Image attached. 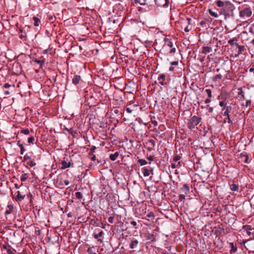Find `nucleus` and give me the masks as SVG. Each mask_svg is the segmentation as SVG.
Segmentation results:
<instances>
[{
  "mask_svg": "<svg viewBox=\"0 0 254 254\" xmlns=\"http://www.w3.org/2000/svg\"><path fill=\"white\" fill-rule=\"evenodd\" d=\"M201 121V118L196 116H193L188 120L187 123L188 127L192 129L195 127L198 124H199Z\"/></svg>",
  "mask_w": 254,
  "mask_h": 254,
  "instance_id": "1",
  "label": "nucleus"
},
{
  "mask_svg": "<svg viewBox=\"0 0 254 254\" xmlns=\"http://www.w3.org/2000/svg\"><path fill=\"white\" fill-rule=\"evenodd\" d=\"M216 5L219 7H222L221 9V13H224L226 12L225 8H230L232 7V4L229 1L225 0L224 1L221 0H217L215 1Z\"/></svg>",
  "mask_w": 254,
  "mask_h": 254,
  "instance_id": "2",
  "label": "nucleus"
},
{
  "mask_svg": "<svg viewBox=\"0 0 254 254\" xmlns=\"http://www.w3.org/2000/svg\"><path fill=\"white\" fill-rule=\"evenodd\" d=\"M156 142L152 139H150L145 141L144 146L148 151H151L155 150Z\"/></svg>",
  "mask_w": 254,
  "mask_h": 254,
  "instance_id": "3",
  "label": "nucleus"
},
{
  "mask_svg": "<svg viewBox=\"0 0 254 254\" xmlns=\"http://www.w3.org/2000/svg\"><path fill=\"white\" fill-rule=\"evenodd\" d=\"M191 19L190 18L187 17L186 19L182 18L180 20L181 23L182 24H186L187 26L185 27L184 30L186 32H189L191 29V26L190 27Z\"/></svg>",
  "mask_w": 254,
  "mask_h": 254,
  "instance_id": "4",
  "label": "nucleus"
},
{
  "mask_svg": "<svg viewBox=\"0 0 254 254\" xmlns=\"http://www.w3.org/2000/svg\"><path fill=\"white\" fill-rule=\"evenodd\" d=\"M252 14V11L250 7H245L240 11L241 17H250Z\"/></svg>",
  "mask_w": 254,
  "mask_h": 254,
  "instance_id": "5",
  "label": "nucleus"
},
{
  "mask_svg": "<svg viewBox=\"0 0 254 254\" xmlns=\"http://www.w3.org/2000/svg\"><path fill=\"white\" fill-rule=\"evenodd\" d=\"M164 42H165V44L166 46H168L170 48H171V50L170 51L169 53L170 54H175L176 52V49L175 47H173V42H172L171 39L167 38H165Z\"/></svg>",
  "mask_w": 254,
  "mask_h": 254,
  "instance_id": "6",
  "label": "nucleus"
},
{
  "mask_svg": "<svg viewBox=\"0 0 254 254\" xmlns=\"http://www.w3.org/2000/svg\"><path fill=\"white\" fill-rule=\"evenodd\" d=\"M61 166H59L60 169L64 170L67 168L72 167L73 165V163H71L70 162H67L65 159L62 160L61 163Z\"/></svg>",
  "mask_w": 254,
  "mask_h": 254,
  "instance_id": "7",
  "label": "nucleus"
},
{
  "mask_svg": "<svg viewBox=\"0 0 254 254\" xmlns=\"http://www.w3.org/2000/svg\"><path fill=\"white\" fill-rule=\"evenodd\" d=\"M155 4L157 6L167 7L169 3V0H154Z\"/></svg>",
  "mask_w": 254,
  "mask_h": 254,
  "instance_id": "8",
  "label": "nucleus"
},
{
  "mask_svg": "<svg viewBox=\"0 0 254 254\" xmlns=\"http://www.w3.org/2000/svg\"><path fill=\"white\" fill-rule=\"evenodd\" d=\"M166 79V75L164 74H161L158 77V80L159 81V83L162 85H165L166 84V83L165 82Z\"/></svg>",
  "mask_w": 254,
  "mask_h": 254,
  "instance_id": "9",
  "label": "nucleus"
},
{
  "mask_svg": "<svg viewBox=\"0 0 254 254\" xmlns=\"http://www.w3.org/2000/svg\"><path fill=\"white\" fill-rule=\"evenodd\" d=\"M231 109H232V107L230 106H227V107H224L222 109L221 114H222V115L223 116L229 115L230 112V111L231 110Z\"/></svg>",
  "mask_w": 254,
  "mask_h": 254,
  "instance_id": "10",
  "label": "nucleus"
},
{
  "mask_svg": "<svg viewBox=\"0 0 254 254\" xmlns=\"http://www.w3.org/2000/svg\"><path fill=\"white\" fill-rule=\"evenodd\" d=\"M2 249L6 250L7 254H14L13 250L11 249L10 246L8 244L3 245Z\"/></svg>",
  "mask_w": 254,
  "mask_h": 254,
  "instance_id": "11",
  "label": "nucleus"
},
{
  "mask_svg": "<svg viewBox=\"0 0 254 254\" xmlns=\"http://www.w3.org/2000/svg\"><path fill=\"white\" fill-rule=\"evenodd\" d=\"M81 80V77L78 75H74L72 79V82L74 85H77Z\"/></svg>",
  "mask_w": 254,
  "mask_h": 254,
  "instance_id": "12",
  "label": "nucleus"
},
{
  "mask_svg": "<svg viewBox=\"0 0 254 254\" xmlns=\"http://www.w3.org/2000/svg\"><path fill=\"white\" fill-rule=\"evenodd\" d=\"M240 157L242 158H244V162L246 163H249L250 162L249 159V157L248 156V155L247 154L246 152H243V153H241L240 155Z\"/></svg>",
  "mask_w": 254,
  "mask_h": 254,
  "instance_id": "13",
  "label": "nucleus"
},
{
  "mask_svg": "<svg viewBox=\"0 0 254 254\" xmlns=\"http://www.w3.org/2000/svg\"><path fill=\"white\" fill-rule=\"evenodd\" d=\"M242 228L247 231V233L249 236H251V232H250V230L253 229L252 227V226L249 225H244Z\"/></svg>",
  "mask_w": 254,
  "mask_h": 254,
  "instance_id": "14",
  "label": "nucleus"
},
{
  "mask_svg": "<svg viewBox=\"0 0 254 254\" xmlns=\"http://www.w3.org/2000/svg\"><path fill=\"white\" fill-rule=\"evenodd\" d=\"M19 32L21 33V34L19 35V38L21 39H24L25 40L27 37L26 33L25 32V31L22 28H21L19 29Z\"/></svg>",
  "mask_w": 254,
  "mask_h": 254,
  "instance_id": "15",
  "label": "nucleus"
},
{
  "mask_svg": "<svg viewBox=\"0 0 254 254\" xmlns=\"http://www.w3.org/2000/svg\"><path fill=\"white\" fill-rule=\"evenodd\" d=\"M246 50V48L244 45L240 46L238 48V50L237 51V54L235 55V57H238L240 55L242 54L243 52Z\"/></svg>",
  "mask_w": 254,
  "mask_h": 254,
  "instance_id": "16",
  "label": "nucleus"
},
{
  "mask_svg": "<svg viewBox=\"0 0 254 254\" xmlns=\"http://www.w3.org/2000/svg\"><path fill=\"white\" fill-rule=\"evenodd\" d=\"M212 50V48L209 46H204L202 47V50L201 53L204 54H207L210 52Z\"/></svg>",
  "mask_w": 254,
  "mask_h": 254,
  "instance_id": "17",
  "label": "nucleus"
},
{
  "mask_svg": "<svg viewBox=\"0 0 254 254\" xmlns=\"http://www.w3.org/2000/svg\"><path fill=\"white\" fill-rule=\"evenodd\" d=\"M181 190L185 194H187L190 191L189 187L187 184H184Z\"/></svg>",
  "mask_w": 254,
  "mask_h": 254,
  "instance_id": "18",
  "label": "nucleus"
},
{
  "mask_svg": "<svg viewBox=\"0 0 254 254\" xmlns=\"http://www.w3.org/2000/svg\"><path fill=\"white\" fill-rule=\"evenodd\" d=\"M138 244V242L137 240H133L131 241V242L129 245V247L130 249H133L137 247Z\"/></svg>",
  "mask_w": 254,
  "mask_h": 254,
  "instance_id": "19",
  "label": "nucleus"
},
{
  "mask_svg": "<svg viewBox=\"0 0 254 254\" xmlns=\"http://www.w3.org/2000/svg\"><path fill=\"white\" fill-rule=\"evenodd\" d=\"M146 0H134L133 4L135 5L139 4L141 5H144L146 4Z\"/></svg>",
  "mask_w": 254,
  "mask_h": 254,
  "instance_id": "20",
  "label": "nucleus"
},
{
  "mask_svg": "<svg viewBox=\"0 0 254 254\" xmlns=\"http://www.w3.org/2000/svg\"><path fill=\"white\" fill-rule=\"evenodd\" d=\"M103 234H104L103 231H101L98 234H95L94 235V237L95 239H98V241L100 242V243H102L103 240L101 239H98V238L101 237Z\"/></svg>",
  "mask_w": 254,
  "mask_h": 254,
  "instance_id": "21",
  "label": "nucleus"
},
{
  "mask_svg": "<svg viewBox=\"0 0 254 254\" xmlns=\"http://www.w3.org/2000/svg\"><path fill=\"white\" fill-rule=\"evenodd\" d=\"M17 195L15 198L16 201H20L24 198L25 195H21L20 192L19 191H17Z\"/></svg>",
  "mask_w": 254,
  "mask_h": 254,
  "instance_id": "22",
  "label": "nucleus"
},
{
  "mask_svg": "<svg viewBox=\"0 0 254 254\" xmlns=\"http://www.w3.org/2000/svg\"><path fill=\"white\" fill-rule=\"evenodd\" d=\"M119 153L118 152H116L114 154H112L110 155V159L112 160V161H115L116 160V159L117 158V157L119 156Z\"/></svg>",
  "mask_w": 254,
  "mask_h": 254,
  "instance_id": "23",
  "label": "nucleus"
},
{
  "mask_svg": "<svg viewBox=\"0 0 254 254\" xmlns=\"http://www.w3.org/2000/svg\"><path fill=\"white\" fill-rule=\"evenodd\" d=\"M238 94L239 95H241V97L240 98L241 100H244L245 99V96L244 95V93L241 88H240L238 89Z\"/></svg>",
  "mask_w": 254,
  "mask_h": 254,
  "instance_id": "24",
  "label": "nucleus"
},
{
  "mask_svg": "<svg viewBox=\"0 0 254 254\" xmlns=\"http://www.w3.org/2000/svg\"><path fill=\"white\" fill-rule=\"evenodd\" d=\"M13 207L12 205H8L7 209L5 211V214H10L13 212Z\"/></svg>",
  "mask_w": 254,
  "mask_h": 254,
  "instance_id": "25",
  "label": "nucleus"
},
{
  "mask_svg": "<svg viewBox=\"0 0 254 254\" xmlns=\"http://www.w3.org/2000/svg\"><path fill=\"white\" fill-rule=\"evenodd\" d=\"M142 170L144 177H148L150 175L149 170L146 167L143 168Z\"/></svg>",
  "mask_w": 254,
  "mask_h": 254,
  "instance_id": "26",
  "label": "nucleus"
},
{
  "mask_svg": "<svg viewBox=\"0 0 254 254\" xmlns=\"http://www.w3.org/2000/svg\"><path fill=\"white\" fill-rule=\"evenodd\" d=\"M33 20L34 22V24L35 26H38L41 22L40 20L37 17L34 16Z\"/></svg>",
  "mask_w": 254,
  "mask_h": 254,
  "instance_id": "27",
  "label": "nucleus"
},
{
  "mask_svg": "<svg viewBox=\"0 0 254 254\" xmlns=\"http://www.w3.org/2000/svg\"><path fill=\"white\" fill-rule=\"evenodd\" d=\"M88 157L93 161L96 160V156L94 153L89 152L88 153Z\"/></svg>",
  "mask_w": 254,
  "mask_h": 254,
  "instance_id": "28",
  "label": "nucleus"
},
{
  "mask_svg": "<svg viewBox=\"0 0 254 254\" xmlns=\"http://www.w3.org/2000/svg\"><path fill=\"white\" fill-rule=\"evenodd\" d=\"M230 189L233 191H238L239 186L236 184L233 183L230 186Z\"/></svg>",
  "mask_w": 254,
  "mask_h": 254,
  "instance_id": "29",
  "label": "nucleus"
},
{
  "mask_svg": "<svg viewBox=\"0 0 254 254\" xmlns=\"http://www.w3.org/2000/svg\"><path fill=\"white\" fill-rule=\"evenodd\" d=\"M224 117H225V119L224 120V122L226 123L227 122L228 124H232L233 123L232 120L230 119V115H227L226 116H224Z\"/></svg>",
  "mask_w": 254,
  "mask_h": 254,
  "instance_id": "30",
  "label": "nucleus"
},
{
  "mask_svg": "<svg viewBox=\"0 0 254 254\" xmlns=\"http://www.w3.org/2000/svg\"><path fill=\"white\" fill-rule=\"evenodd\" d=\"M208 11L210 15H211L212 16L214 17L215 18L218 17V14L216 12H214L211 9H208Z\"/></svg>",
  "mask_w": 254,
  "mask_h": 254,
  "instance_id": "31",
  "label": "nucleus"
},
{
  "mask_svg": "<svg viewBox=\"0 0 254 254\" xmlns=\"http://www.w3.org/2000/svg\"><path fill=\"white\" fill-rule=\"evenodd\" d=\"M34 62L35 63H36L37 64H40V68H42L43 65L44 64V63H45V61L44 60H35L34 61Z\"/></svg>",
  "mask_w": 254,
  "mask_h": 254,
  "instance_id": "32",
  "label": "nucleus"
},
{
  "mask_svg": "<svg viewBox=\"0 0 254 254\" xmlns=\"http://www.w3.org/2000/svg\"><path fill=\"white\" fill-rule=\"evenodd\" d=\"M238 40V39L236 37H234L230 40H229L228 41V44H229L231 46H233L234 45H235V43L234 42L235 41H237Z\"/></svg>",
  "mask_w": 254,
  "mask_h": 254,
  "instance_id": "33",
  "label": "nucleus"
},
{
  "mask_svg": "<svg viewBox=\"0 0 254 254\" xmlns=\"http://www.w3.org/2000/svg\"><path fill=\"white\" fill-rule=\"evenodd\" d=\"M137 163L139 164L141 166L147 164V162L145 159H140L137 161Z\"/></svg>",
  "mask_w": 254,
  "mask_h": 254,
  "instance_id": "34",
  "label": "nucleus"
},
{
  "mask_svg": "<svg viewBox=\"0 0 254 254\" xmlns=\"http://www.w3.org/2000/svg\"><path fill=\"white\" fill-rule=\"evenodd\" d=\"M222 78V75L220 74H216L215 76L213 77V80L216 81L218 80H221Z\"/></svg>",
  "mask_w": 254,
  "mask_h": 254,
  "instance_id": "35",
  "label": "nucleus"
},
{
  "mask_svg": "<svg viewBox=\"0 0 254 254\" xmlns=\"http://www.w3.org/2000/svg\"><path fill=\"white\" fill-rule=\"evenodd\" d=\"M28 178V175L27 174H23L22 175V176H21V178H20V180L22 181V182H25Z\"/></svg>",
  "mask_w": 254,
  "mask_h": 254,
  "instance_id": "36",
  "label": "nucleus"
},
{
  "mask_svg": "<svg viewBox=\"0 0 254 254\" xmlns=\"http://www.w3.org/2000/svg\"><path fill=\"white\" fill-rule=\"evenodd\" d=\"M130 224L135 229H138L139 227L137 225V223L134 221H131Z\"/></svg>",
  "mask_w": 254,
  "mask_h": 254,
  "instance_id": "37",
  "label": "nucleus"
},
{
  "mask_svg": "<svg viewBox=\"0 0 254 254\" xmlns=\"http://www.w3.org/2000/svg\"><path fill=\"white\" fill-rule=\"evenodd\" d=\"M27 165L30 166L31 167H34L36 165V163L32 160H30L27 162Z\"/></svg>",
  "mask_w": 254,
  "mask_h": 254,
  "instance_id": "38",
  "label": "nucleus"
},
{
  "mask_svg": "<svg viewBox=\"0 0 254 254\" xmlns=\"http://www.w3.org/2000/svg\"><path fill=\"white\" fill-rule=\"evenodd\" d=\"M230 246H231V252H236L237 251V247L236 246H235L234 245V244L233 243H231L230 244Z\"/></svg>",
  "mask_w": 254,
  "mask_h": 254,
  "instance_id": "39",
  "label": "nucleus"
},
{
  "mask_svg": "<svg viewBox=\"0 0 254 254\" xmlns=\"http://www.w3.org/2000/svg\"><path fill=\"white\" fill-rule=\"evenodd\" d=\"M75 196L77 199H81L82 198V193L79 191L75 192Z\"/></svg>",
  "mask_w": 254,
  "mask_h": 254,
  "instance_id": "40",
  "label": "nucleus"
},
{
  "mask_svg": "<svg viewBox=\"0 0 254 254\" xmlns=\"http://www.w3.org/2000/svg\"><path fill=\"white\" fill-rule=\"evenodd\" d=\"M35 140V138L34 136H31L28 139V142L29 144H34V142Z\"/></svg>",
  "mask_w": 254,
  "mask_h": 254,
  "instance_id": "41",
  "label": "nucleus"
},
{
  "mask_svg": "<svg viewBox=\"0 0 254 254\" xmlns=\"http://www.w3.org/2000/svg\"><path fill=\"white\" fill-rule=\"evenodd\" d=\"M20 133L24 134H29L30 132H29V129L28 128H26V129H22L21 130Z\"/></svg>",
  "mask_w": 254,
  "mask_h": 254,
  "instance_id": "42",
  "label": "nucleus"
},
{
  "mask_svg": "<svg viewBox=\"0 0 254 254\" xmlns=\"http://www.w3.org/2000/svg\"><path fill=\"white\" fill-rule=\"evenodd\" d=\"M181 158V157L180 155H176L173 157V161L175 162H177L180 160Z\"/></svg>",
  "mask_w": 254,
  "mask_h": 254,
  "instance_id": "43",
  "label": "nucleus"
},
{
  "mask_svg": "<svg viewBox=\"0 0 254 254\" xmlns=\"http://www.w3.org/2000/svg\"><path fill=\"white\" fill-rule=\"evenodd\" d=\"M31 156L28 155V154H26L24 155L23 157V161H27V160L31 159Z\"/></svg>",
  "mask_w": 254,
  "mask_h": 254,
  "instance_id": "44",
  "label": "nucleus"
},
{
  "mask_svg": "<svg viewBox=\"0 0 254 254\" xmlns=\"http://www.w3.org/2000/svg\"><path fill=\"white\" fill-rule=\"evenodd\" d=\"M205 92L207 94L208 97L210 98L212 97L211 90L210 89H206Z\"/></svg>",
  "mask_w": 254,
  "mask_h": 254,
  "instance_id": "45",
  "label": "nucleus"
},
{
  "mask_svg": "<svg viewBox=\"0 0 254 254\" xmlns=\"http://www.w3.org/2000/svg\"><path fill=\"white\" fill-rule=\"evenodd\" d=\"M219 105L221 106V107H223V108L224 107H227V104L225 102V101H221L219 102Z\"/></svg>",
  "mask_w": 254,
  "mask_h": 254,
  "instance_id": "46",
  "label": "nucleus"
},
{
  "mask_svg": "<svg viewBox=\"0 0 254 254\" xmlns=\"http://www.w3.org/2000/svg\"><path fill=\"white\" fill-rule=\"evenodd\" d=\"M249 31L250 32V33H251L252 34H254V23L250 27Z\"/></svg>",
  "mask_w": 254,
  "mask_h": 254,
  "instance_id": "47",
  "label": "nucleus"
},
{
  "mask_svg": "<svg viewBox=\"0 0 254 254\" xmlns=\"http://www.w3.org/2000/svg\"><path fill=\"white\" fill-rule=\"evenodd\" d=\"M20 154L23 155L24 154V152L25 151V149L23 145H20Z\"/></svg>",
  "mask_w": 254,
  "mask_h": 254,
  "instance_id": "48",
  "label": "nucleus"
},
{
  "mask_svg": "<svg viewBox=\"0 0 254 254\" xmlns=\"http://www.w3.org/2000/svg\"><path fill=\"white\" fill-rule=\"evenodd\" d=\"M185 194H181L179 195V200H180L181 201H182L183 200H184L185 199Z\"/></svg>",
  "mask_w": 254,
  "mask_h": 254,
  "instance_id": "49",
  "label": "nucleus"
},
{
  "mask_svg": "<svg viewBox=\"0 0 254 254\" xmlns=\"http://www.w3.org/2000/svg\"><path fill=\"white\" fill-rule=\"evenodd\" d=\"M87 252L88 254H97L96 253H94L93 252V251L91 248H89L87 249Z\"/></svg>",
  "mask_w": 254,
  "mask_h": 254,
  "instance_id": "50",
  "label": "nucleus"
},
{
  "mask_svg": "<svg viewBox=\"0 0 254 254\" xmlns=\"http://www.w3.org/2000/svg\"><path fill=\"white\" fill-rule=\"evenodd\" d=\"M146 216L147 217H155V215H154V213L152 212H150V213H149L148 214H147Z\"/></svg>",
  "mask_w": 254,
  "mask_h": 254,
  "instance_id": "51",
  "label": "nucleus"
},
{
  "mask_svg": "<svg viewBox=\"0 0 254 254\" xmlns=\"http://www.w3.org/2000/svg\"><path fill=\"white\" fill-rule=\"evenodd\" d=\"M27 197L29 198L30 199V203L32 204L33 203L32 201V195L29 193L27 195Z\"/></svg>",
  "mask_w": 254,
  "mask_h": 254,
  "instance_id": "52",
  "label": "nucleus"
},
{
  "mask_svg": "<svg viewBox=\"0 0 254 254\" xmlns=\"http://www.w3.org/2000/svg\"><path fill=\"white\" fill-rule=\"evenodd\" d=\"M96 149V146H92L91 148L89 150V152L94 153Z\"/></svg>",
  "mask_w": 254,
  "mask_h": 254,
  "instance_id": "53",
  "label": "nucleus"
},
{
  "mask_svg": "<svg viewBox=\"0 0 254 254\" xmlns=\"http://www.w3.org/2000/svg\"><path fill=\"white\" fill-rule=\"evenodd\" d=\"M114 220V216H110L108 218V221L110 223H113Z\"/></svg>",
  "mask_w": 254,
  "mask_h": 254,
  "instance_id": "54",
  "label": "nucleus"
},
{
  "mask_svg": "<svg viewBox=\"0 0 254 254\" xmlns=\"http://www.w3.org/2000/svg\"><path fill=\"white\" fill-rule=\"evenodd\" d=\"M147 159L150 161H152L154 160V156H149L147 157Z\"/></svg>",
  "mask_w": 254,
  "mask_h": 254,
  "instance_id": "55",
  "label": "nucleus"
},
{
  "mask_svg": "<svg viewBox=\"0 0 254 254\" xmlns=\"http://www.w3.org/2000/svg\"><path fill=\"white\" fill-rule=\"evenodd\" d=\"M251 101L250 100H247L246 103V106L247 107L251 104Z\"/></svg>",
  "mask_w": 254,
  "mask_h": 254,
  "instance_id": "56",
  "label": "nucleus"
},
{
  "mask_svg": "<svg viewBox=\"0 0 254 254\" xmlns=\"http://www.w3.org/2000/svg\"><path fill=\"white\" fill-rule=\"evenodd\" d=\"M11 85L10 84H9V83H5L4 86H3V87L4 88H9L10 87H11Z\"/></svg>",
  "mask_w": 254,
  "mask_h": 254,
  "instance_id": "57",
  "label": "nucleus"
},
{
  "mask_svg": "<svg viewBox=\"0 0 254 254\" xmlns=\"http://www.w3.org/2000/svg\"><path fill=\"white\" fill-rule=\"evenodd\" d=\"M204 20H206V22L211 23L212 22V18L210 17L206 18Z\"/></svg>",
  "mask_w": 254,
  "mask_h": 254,
  "instance_id": "58",
  "label": "nucleus"
},
{
  "mask_svg": "<svg viewBox=\"0 0 254 254\" xmlns=\"http://www.w3.org/2000/svg\"><path fill=\"white\" fill-rule=\"evenodd\" d=\"M206 23V20H201L200 22V25L201 26H203V25H204L205 23Z\"/></svg>",
  "mask_w": 254,
  "mask_h": 254,
  "instance_id": "59",
  "label": "nucleus"
},
{
  "mask_svg": "<svg viewBox=\"0 0 254 254\" xmlns=\"http://www.w3.org/2000/svg\"><path fill=\"white\" fill-rule=\"evenodd\" d=\"M171 64L173 65H177L178 64V61H174L171 63Z\"/></svg>",
  "mask_w": 254,
  "mask_h": 254,
  "instance_id": "60",
  "label": "nucleus"
},
{
  "mask_svg": "<svg viewBox=\"0 0 254 254\" xmlns=\"http://www.w3.org/2000/svg\"><path fill=\"white\" fill-rule=\"evenodd\" d=\"M210 102H211V100H210V98H209L206 99L205 100V103L206 104L209 103H210Z\"/></svg>",
  "mask_w": 254,
  "mask_h": 254,
  "instance_id": "61",
  "label": "nucleus"
},
{
  "mask_svg": "<svg viewBox=\"0 0 254 254\" xmlns=\"http://www.w3.org/2000/svg\"><path fill=\"white\" fill-rule=\"evenodd\" d=\"M126 111L128 113H131L132 112V110L129 108H127L126 109Z\"/></svg>",
  "mask_w": 254,
  "mask_h": 254,
  "instance_id": "62",
  "label": "nucleus"
},
{
  "mask_svg": "<svg viewBox=\"0 0 254 254\" xmlns=\"http://www.w3.org/2000/svg\"><path fill=\"white\" fill-rule=\"evenodd\" d=\"M171 168L173 169L176 168H177L176 164H175L174 163H172L171 164Z\"/></svg>",
  "mask_w": 254,
  "mask_h": 254,
  "instance_id": "63",
  "label": "nucleus"
},
{
  "mask_svg": "<svg viewBox=\"0 0 254 254\" xmlns=\"http://www.w3.org/2000/svg\"><path fill=\"white\" fill-rule=\"evenodd\" d=\"M64 183L65 185L66 186L68 185L69 184V182L67 180H64Z\"/></svg>",
  "mask_w": 254,
  "mask_h": 254,
  "instance_id": "64",
  "label": "nucleus"
}]
</instances>
